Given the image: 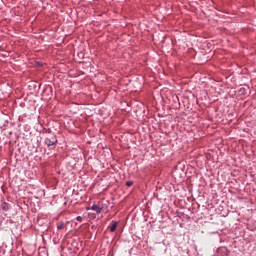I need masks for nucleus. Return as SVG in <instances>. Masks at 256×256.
Wrapping results in <instances>:
<instances>
[{"instance_id":"nucleus-8","label":"nucleus","mask_w":256,"mask_h":256,"mask_svg":"<svg viewBox=\"0 0 256 256\" xmlns=\"http://www.w3.org/2000/svg\"><path fill=\"white\" fill-rule=\"evenodd\" d=\"M2 209H3V211H9V205H7V203H3Z\"/></svg>"},{"instance_id":"nucleus-7","label":"nucleus","mask_w":256,"mask_h":256,"mask_svg":"<svg viewBox=\"0 0 256 256\" xmlns=\"http://www.w3.org/2000/svg\"><path fill=\"white\" fill-rule=\"evenodd\" d=\"M57 229H59V230L65 229V223L64 222H59L57 224Z\"/></svg>"},{"instance_id":"nucleus-2","label":"nucleus","mask_w":256,"mask_h":256,"mask_svg":"<svg viewBox=\"0 0 256 256\" xmlns=\"http://www.w3.org/2000/svg\"><path fill=\"white\" fill-rule=\"evenodd\" d=\"M88 221L91 225V229H97L95 223H97V214L94 212H88Z\"/></svg>"},{"instance_id":"nucleus-10","label":"nucleus","mask_w":256,"mask_h":256,"mask_svg":"<svg viewBox=\"0 0 256 256\" xmlns=\"http://www.w3.org/2000/svg\"><path fill=\"white\" fill-rule=\"evenodd\" d=\"M76 221H78L79 223H81V221H83V217L77 216V217H76Z\"/></svg>"},{"instance_id":"nucleus-9","label":"nucleus","mask_w":256,"mask_h":256,"mask_svg":"<svg viewBox=\"0 0 256 256\" xmlns=\"http://www.w3.org/2000/svg\"><path fill=\"white\" fill-rule=\"evenodd\" d=\"M126 186L127 187H133V181H127Z\"/></svg>"},{"instance_id":"nucleus-4","label":"nucleus","mask_w":256,"mask_h":256,"mask_svg":"<svg viewBox=\"0 0 256 256\" xmlns=\"http://www.w3.org/2000/svg\"><path fill=\"white\" fill-rule=\"evenodd\" d=\"M98 115H100L102 119H105V117H109V111H107V109L99 110Z\"/></svg>"},{"instance_id":"nucleus-5","label":"nucleus","mask_w":256,"mask_h":256,"mask_svg":"<svg viewBox=\"0 0 256 256\" xmlns=\"http://www.w3.org/2000/svg\"><path fill=\"white\" fill-rule=\"evenodd\" d=\"M117 225H119V222H113V224L110 225L111 233H115V231L117 230Z\"/></svg>"},{"instance_id":"nucleus-11","label":"nucleus","mask_w":256,"mask_h":256,"mask_svg":"<svg viewBox=\"0 0 256 256\" xmlns=\"http://www.w3.org/2000/svg\"><path fill=\"white\" fill-rule=\"evenodd\" d=\"M97 213H101V208L97 206Z\"/></svg>"},{"instance_id":"nucleus-6","label":"nucleus","mask_w":256,"mask_h":256,"mask_svg":"<svg viewBox=\"0 0 256 256\" xmlns=\"http://www.w3.org/2000/svg\"><path fill=\"white\" fill-rule=\"evenodd\" d=\"M86 211H97V205L94 203L91 207H87Z\"/></svg>"},{"instance_id":"nucleus-1","label":"nucleus","mask_w":256,"mask_h":256,"mask_svg":"<svg viewBox=\"0 0 256 256\" xmlns=\"http://www.w3.org/2000/svg\"><path fill=\"white\" fill-rule=\"evenodd\" d=\"M57 137H51V138H49V137H46L45 139H44V143H45V145H47V147H48V149H55V145H57Z\"/></svg>"},{"instance_id":"nucleus-3","label":"nucleus","mask_w":256,"mask_h":256,"mask_svg":"<svg viewBox=\"0 0 256 256\" xmlns=\"http://www.w3.org/2000/svg\"><path fill=\"white\" fill-rule=\"evenodd\" d=\"M217 253L219 256H227L229 255V250H227L226 247H220L218 248Z\"/></svg>"}]
</instances>
